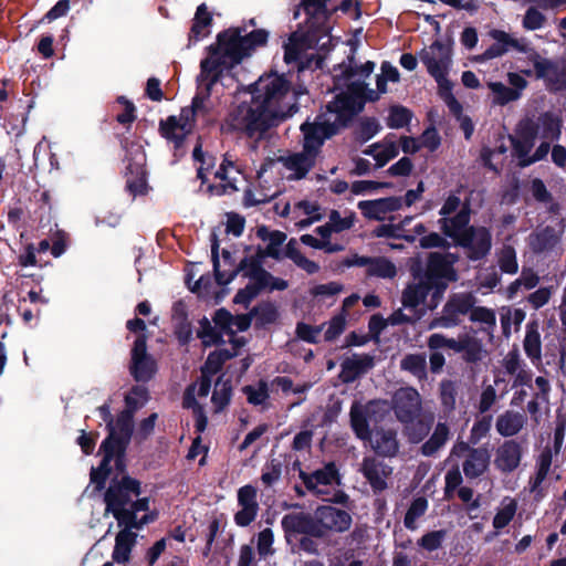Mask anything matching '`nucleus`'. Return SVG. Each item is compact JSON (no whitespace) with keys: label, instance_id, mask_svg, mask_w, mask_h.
I'll return each mask as SVG.
<instances>
[{"label":"nucleus","instance_id":"obj_25","mask_svg":"<svg viewBox=\"0 0 566 566\" xmlns=\"http://www.w3.org/2000/svg\"><path fill=\"white\" fill-rule=\"evenodd\" d=\"M241 171L235 167L230 156H226L219 170L214 174V178L219 181L210 186V191L214 195H223L238 190V182Z\"/></svg>","mask_w":566,"mask_h":566},{"label":"nucleus","instance_id":"obj_19","mask_svg":"<svg viewBox=\"0 0 566 566\" xmlns=\"http://www.w3.org/2000/svg\"><path fill=\"white\" fill-rule=\"evenodd\" d=\"M315 517L319 537H323L328 532H346L352 525V516L349 513L331 505L317 507L315 510Z\"/></svg>","mask_w":566,"mask_h":566},{"label":"nucleus","instance_id":"obj_17","mask_svg":"<svg viewBox=\"0 0 566 566\" xmlns=\"http://www.w3.org/2000/svg\"><path fill=\"white\" fill-rule=\"evenodd\" d=\"M520 125L528 136L549 144L557 140L562 134V122L551 112L542 113L536 118H526Z\"/></svg>","mask_w":566,"mask_h":566},{"label":"nucleus","instance_id":"obj_14","mask_svg":"<svg viewBox=\"0 0 566 566\" xmlns=\"http://www.w3.org/2000/svg\"><path fill=\"white\" fill-rule=\"evenodd\" d=\"M535 138L528 136L526 130L518 124L516 136L512 138L513 155L517 158L521 167L531 166L546 158L549 153V143L542 142L532 153Z\"/></svg>","mask_w":566,"mask_h":566},{"label":"nucleus","instance_id":"obj_50","mask_svg":"<svg viewBox=\"0 0 566 566\" xmlns=\"http://www.w3.org/2000/svg\"><path fill=\"white\" fill-rule=\"evenodd\" d=\"M535 4L531 6L522 19V27L526 31H535L544 28L547 22L545 14Z\"/></svg>","mask_w":566,"mask_h":566},{"label":"nucleus","instance_id":"obj_23","mask_svg":"<svg viewBox=\"0 0 566 566\" xmlns=\"http://www.w3.org/2000/svg\"><path fill=\"white\" fill-rule=\"evenodd\" d=\"M155 373V361L147 354L146 338L139 336L132 350V374L138 381H146Z\"/></svg>","mask_w":566,"mask_h":566},{"label":"nucleus","instance_id":"obj_58","mask_svg":"<svg viewBox=\"0 0 566 566\" xmlns=\"http://www.w3.org/2000/svg\"><path fill=\"white\" fill-rule=\"evenodd\" d=\"M343 291V285L337 282L317 284L310 290V294L318 301L334 297Z\"/></svg>","mask_w":566,"mask_h":566},{"label":"nucleus","instance_id":"obj_48","mask_svg":"<svg viewBox=\"0 0 566 566\" xmlns=\"http://www.w3.org/2000/svg\"><path fill=\"white\" fill-rule=\"evenodd\" d=\"M524 350L533 361H539L542 358L541 335L535 326H528L524 338Z\"/></svg>","mask_w":566,"mask_h":566},{"label":"nucleus","instance_id":"obj_20","mask_svg":"<svg viewBox=\"0 0 566 566\" xmlns=\"http://www.w3.org/2000/svg\"><path fill=\"white\" fill-rule=\"evenodd\" d=\"M468 453L465 461L463 462V472L467 478L473 479L482 475L490 463V453L485 448L471 449L469 443L459 442L457 443L451 454L462 457Z\"/></svg>","mask_w":566,"mask_h":566},{"label":"nucleus","instance_id":"obj_60","mask_svg":"<svg viewBox=\"0 0 566 566\" xmlns=\"http://www.w3.org/2000/svg\"><path fill=\"white\" fill-rule=\"evenodd\" d=\"M411 113L402 106H394L390 108L387 125L390 128H401L409 124Z\"/></svg>","mask_w":566,"mask_h":566},{"label":"nucleus","instance_id":"obj_56","mask_svg":"<svg viewBox=\"0 0 566 566\" xmlns=\"http://www.w3.org/2000/svg\"><path fill=\"white\" fill-rule=\"evenodd\" d=\"M243 392L247 396V400L255 406L264 403L269 398V388L264 381L245 386Z\"/></svg>","mask_w":566,"mask_h":566},{"label":"nucleus","instance_id":"obj_52","mask_svg":"<svg viewBox=\"0 0 566 566\" xmlns=\"http://www.w3.org/2000/svg\"><path fill=\"white\" fill-rule=\"evenodd\" d=\"M500 269L509 274H515L518 271L516 252L513 247L504 245L497 256Z\"/></svg>","mask_w":566,"mask_h":566},{"label":"nucleus","instance_id":"obj_54","mask_svg":"<svg viewBox=\"0 0 566 566\" xmlns=\"http://www.w3.org/2000/svg\"><path fill=\"white\" fill-rule=\"evenodd\" d=\"M327 1L328 0H304L302 6L307 17H312L313 20L326 23L328 20V12L326 9Z\"/></svg>","mask_w":566,"mask_h":566},{"label":"nucleus","instance_id":"obj_10","mask_svg":"<svg viewBox=\"0 0 566 566\" xmlns=\"http://www.w3.org/2000/svg\"><path fill=\"white\" fill-rule=\"evenodd\" d=\"M329 27L322 21L307 19L306 32H294L285 44L284 60L287 63L295 62L301 59L302 54L313 48L323 36H327Z\"/></svg>","mask_w":566,"mask_h":566},{"label":"nucleus","instance_id":"obj_33","mask_svg":"<svg viewBox=\"0 0 566 566\" xmlns=\"http://www.w3.org/2000/svg\"><path fill=\"white\" fill-rule=\"evenodd\" d=\"M133 528L134 527L124 526V528L116 534L112 553L113 562L117 564H126L129 562L137 538V534L132 532Z\"/></svg>","mask_w":566,"mask_h":566},{"label":"nucleus","instance_id":"obj_42","mask_svg":"<svg viewBox=\"0 0 566 566\" xmlns=\"http://www.w3.org/2000/svg\"><path fill=\"white\" fill-rule=\"evenodd\" d=\"M517 511V502L512 497H504L493 517V527L500 531L507 526Z\"/></svg>","mask_w":566,"mask_h":566},{"label":"nucleus","instance_id":"obj_16","mask_svg":"<svg viewBox=\"0 0 566 566\" xmlns=\"http://www.w3.org/2000/svg\"><path fill=\"white\" fill-rule=\"evenodd\" d=\"M343 268H365L367 276L378 277L384 280H391L397 275L396 265L385 256H364L359 254H352L340 261Z\"/></svg>","mask_w":566,"mask_h":566},{"label":"nucleus","instance_id":"obj_18","mask_svg":"<svg viewBox=\"0 0 566 566\" xmlns=\"http://www.w3.org/2000/svg\"><path fill=\"white\" fill-rule=\"evenodd\" d=\"M528 57L533 62L536 76L546 82L551 90L558 91L566 85V62H552L530 49Z\"/></svg>","mask_w":566,"mask_h":566},{"label":"nucleus","instance_id":"obj_26","mask_svg":"<svg viewBox=\"0 0 566 566\" xmlns=\"http://www.w3.org/2000/svg\"><path fill=\"white\" fill-rule=\"evenodd\" d=\"M282 527L287 536L305 534L319 537L315 514L312 516L304 512H292L283 516Z\"/></svg>","mask_w":566,"mask_h":566},{"label":"nucleus","instance_id":"obj_28","mask_svg":"<svg viewBox=\"0 0 566 566\" xmlns=\"http://www.w3.org/2000/svg\"><path fill=\"white\" fill-rule=\"evenodd\" d=\"M361 472L374 492H381L387 489V479L391 475L392 469L375 458H365Z\"/></svg>","mask_w":566,"mask_h":566},{"label":"nucleus","instance_id":"obj_4","mask_svg":"<svg viewBox=\"0 0 566 566\" xmlns=\"http://www.w3.org/2000/svg\"><path fill=\"white\" fill-rule=\"evenodd\" d=\"M390 407L410 442L418 443L429 433L433 415L423 413L422 397L416 388L397 389L392 394Z\"/></svg>","mask_w":566,"mask_h":566},{"label":"nucleus","instance_id":"obj_43","mask_svg":"<svg viewBox=\"0 0 566 566\" xmlns=\"http://www.w3.org/2000/svg\"><path fill=\"white\" fill-rule=\"evenodd\" d=\"M286 256L291 259L296 266L305 271L307 274H315L319 271V265L307 259L298 249L295 240L289 241L286 244Z\"/></svg>","mask_w":566,"mask_h":566},{"label":"nucleus","instance_id":"obj_29","mask_svg":"<svg viewBox=\"0 0 566 566\" xmlns=\"http://www.w3.org/2000/svg\"><path fill=\"white\" fill-rule=\"evenodd\" d=\"M378 403L379 401H369L368 403L363 405L355 401L352 405L349 411L350 427L358 439L366 441L369 438L371 432L369 429L368 418L374 411V407Z\"/></svg>","mask_w":566,"mask_h":566},{"label":"nucleus","instance_id":"obj_64","mask_svg":"<svg viewBox=\"0 0 566 566\" xmlns=\"http://www.w3.org/2000/svg\"><path fill=\"white\" fill-rule=\"evenodd\" d=\"M446 531L429 532L418 541V545L428 552H432L441 546Z\"/></svg>","mask_w":566,"mask_h":566},{"label":"nucleus","instance_id":"obj_21","mask_svg":"<svg viewBox=\"0 0 566 566\" xmlns=\"http://www.w3.org/2000/svg\"><path fill=\"white\" fill-rule=\"evenodd\" d=\"M239 511L234 514V522L238 526L250 525L258 516L259 503L258 491L252 485H244L238 490Z\"/></svg>","mask_w":566,"mask_h":566},{"label":"nucleus","instance_id":"obj_1","mask_svg":"<svg viewBox=\"0 0 566 566\" xmlns=\"http://www.w3.org/2000/svg\"><path fill=\"white\" fill-rule=\"evenodd\" d=\"M268 33L264 30H254L249 34H241L237 30H228L218 35V42L209 48V56L201 61L198 76V93L192 101V109H182L177 116H169L160 123V130L165 138L181 143L190 134L193 126V115L205 108V102L211 94L212 86L244 57L260 45L265 44Z\"/></svg>","mask_w":566,"mask_h":566},{"label":"nucleus","instance_id":"obj_57","mask_svg":"<svg viewBox=\"0 0 566 566\" xmlns=\"http://www.w3.org/2000/svg\"><path fill=\"white\" fill-rule=\"evenodd\" d=\"M301 242L314 249L324 250L327 253H334L343 250V245L338 243H332L331 240L319 239L312 234H303Z\"/></svg>","mask_w":566,"mask_h":566},{"label":"nucleus","instance_id":"obj_46","mask_svg":"<svg viewBox=\"0 0 566 566\" xmlns=\"http://www.w3.org/2000/svg\"><path fill=\"white\" fill-rule=\"evenodd\" d=\"M449 438V428L446 423L439 422L430 439L424 442L421 447L422 453L424 455L434 454L448 440Z\"/></svg>","mask_w":566,"mask_h":566},{"label":"nucleus","instance_id":"obj_63","mask_svg":"<svg viewBox=\"0 0 566 566\" xmlns=\"http://www.w3.org/2000/svg\"><path fill=\"white\" fill-rule=\"evenodd\" d=\"M273 542L274 536L271 528H264L258 534L256 548L261 557H266L274 553Z\"/></svg>","mask_w":566,"mask_h":566},{"label":"nucleus","instance_id":"obj_35","mask_svg":"<svg viewBox=\"0 0 566 566\" xmlns=\"http://www.w3.org/2000/svg\"><path fill=\"white\" fill-rule=\"evenodd\" d=\"M525 423L526 417L524 413L506 410L497 417L495 428L502 437H513L523 429Z\"/></svg>","mask_w":566,"mask_h":566},{"label":"nucleus","instance_id":"obj_49","mask_svg":"<svg viewBox=\"0 0 566 566\" xmlns=\"http://www.w3.org/2000/svg\"><path fill=\"white\" fill-rule=\"evenodd\" d=\"M328 220L331 222V227L335 233H339L353 228L356 221V213L350 210H332Z\"/></svg>","mask_w":566,"mask_h":566},{"label":"nucleus","instance_id":"obj_51","mask_svg":"<svg viewBox=\"0 0 566 566\" xmlns=\"http://www.w3.org/2000/svg\"><path fill=\"white\" fill-rule=\"evenodd\" d=\"M488 87L493 94V103L505 105L518 99V94L501 82H489Z\"/></svg>","mask_w":566,"mask_h":566},{"label":"nucleus","instance_id":"obj_22","mask_svg":"<svg viewBox=\"0 0 566 566\" xmlns=\"http://www.w3.org/2000/svg\"><path fill=\"white\" fill-rule=\"evenodd\" d=\"M357 206L365 218L382 221L388 219L392 212L402 208V199L400 197H386L359 201Z\"/></svg>","mask_w":566,"mask_h":566},{"label":"nucleus","instance_id":"obj_15","mask_svg":"<svg viewBox=\"0 0 566 566\" xmlns=\"http://www.w3.org/2000/svg\"><path fill=\"white\" fill-rule=\"evenodd\" d=\"M455 258L440 253H431L429 256L424 280L436 287V293H441L448 282L457 280L453 269Z\"/></svg>","mask_w":566,"mask_h":566},{"label":"nucleus","instance_id":"obj_24","mask_svg":"<svg viewBox=\"0 0 566 566\" xmlns=\"http://www.w3.org/2000/svg\"><path fill=\"white\" fill-rule=\"evenodd\" d=\"M281 216H291L298 228H306L318 221L322 218L321 207L308 200H302L291 207L290 203H285L282 211L279 212Z\"/></svg>","mask_w":566,"mask_h":566},{"label":"nucleus","instance_id":"obj_45","mask_svg":"<svg viewBox=\"0 0 566 566\" xmlns=\"http://www.w3.org/2000/svg\"><path fill=\"white\" fill-rule=\"evenodd\" d=\"M126 187L133 197L147 193L148 185L146 180V171L143 165H138L135 170H130L127 176Z\"/></svg>","mask_w":566,"mask_h":566},{"label":"nucleus","instance_id":"obj_39","mask_svg":"<svg viewBox=\"0 0 566 566\" xmlns=\"http://www.w3.org/2000/svg\"><path fill=\"white\" fill-rule=\"evenodd\" d=\"M399 81V72L397 67L392 66L388 62H384L381 64V73L377 76V90H369L367 93V98L369 102H375L379 99L381 94L387 92V83L392 82L396 83Z\"/></svg>","mask_w":566,"mask_h":566},{"label":"nucleus","instance_id":"obj_3","mask_svg":"<svg viewBox=\"0 0 566 566\" xmlns=\"http://www.w3.org/2000/svg\"><path fill=\"white\" fill-rule=\"evenodd\" d=\"M295 112V97L286 80L277 74L261 76L253 85L250 103H243L232 114V126L250 137L264 133L276 118Z\"/></svg>","mask_w":566,"mask_h":566},{"label":"nucleus","instance_id":"obj_31","mask_svg":"<svg viewBox=\"0 0 566 566\" xmlns=\"http://www.w3.org/2000/svg\"><path fill=\"white\" fill-rule=\"evenodd\" d=\"M521 458V446L514 440H509L496 450L494 464L502 472H512L518 467Z\"/></svg>","mask_w":566,"mask_h":566},{"label":"nucleus","instance_id":"obj_12","mask_svg":"<svg viewBox=\"0 0 566 566\" xmlns=\"http://www.w3.org/2000/svg\"><path fill=\"white\" fill-rule=\"evenodd\" d=\"M421 61L438 85L447 86L448 73L451 65V49L449 45L434 42L421 52Z\"/></svg>","mask_w":566,"mask_h":566},{"label":"nucleus","instance_id":"obj_61","mask_svg":"<svg viewBox=\"0 0 566 566\" xmlns=\"http://www.w3.org/2000/svg\"><path fill=\"white\" fill-rule=\"evenodd\" d=\"M506 147L501 145L496 149L483 148L481 151V157L483 163L491 169L497 170L499 165L502 164V160L505 156Z\"/></svg>","mask_w":566,"mask_h":566},{"label":"nucleus","instance_id":"obj_44","mask_svg":"<svg viewBox=\"0 0 566 566\" xmlns=\"http://www.w3.org/2000/svg\"><path fill=\"white\" fill-rule=\"evenodd\" d=\"M400 368L412 374L419 380L427 378V359L423 354L406 355L400 361Z\"/></svg>","mask_w":566,"mask_h":566},{"label":"nucleus","instance_id":"obj_34","mask_svg":"<svg viewBox=\"0 0 566 566\" xmlns=\"http://www.w3.org/2000/svg\"><path fill=\"white\" fill-rule=\"evenodd\" d=\"M315 160L316 158H314L313 155H308L303 150L280 159L287 171L286 178L289 179H301L305 177L315 164Z\"/></svg>","mask_w":566,"mask_h":566},{"label":"nucleus","instance_id":"obj_40","mask_svg":"<svg viewBox=\"0 0 566 566\" xmlns=\"http://www.w3.org/2000/svg\"><path fill=\"white\" fill-rule=\"evenodd\" d=\"M373 358L369 356L352 357L342 364L340 377L344 381H353L360 374L373 367Z\"/></svg>","mask_w":566,"mask_h":566},{"label":"nucleus","instance_id":"obj_7","mask_svg":"<svg viewBox=\"0 0 566 566\" xmlns=\"http://www.w3.org/2000/svg\"><path fill=\"white\" fill-rule=\"evenodd\" d=\"M140 493V483L132 478L125 476L119 483L112 484L104 495L106 504L105 513H111L119 526L142 528L144 525L155 521L153 513H147L140 518L129 511L132 496Z\"/></svg>","mask_w":566,"mask_h":566},{"label":"nucleus","instance_id":"obj_32","mask_svg":"<svg viewBox=\"0 0 566 566\" xmlns=\"http://www.w3.org/2000/svg\"><path fill=\"white\" fill-rule=\"evenodd\" d=\"M364 154L371 156L378 167L385 166L399 154V145L394 135H388L381 142L368 146Z\"/></svg>","mask_w":566,"mask_h":566},{"label":"nucleus","instance_id":"obj_30","mask_svg":"<svg viewBox=\"0 0 566 566\" xmlns=\"http://www.w3.org/2000/svg\"><path fill=\"white\" fill-rule=\"evenodd\" d=\"M366 441H369L371 449L382 457H394L399 450L397 431L394 429H376Z\"/></svg>","mask_w":566,"mask_h":566},{"label":"nucleus","instance_id":"obj_62","mask_svg":"<svg viewBox=\"0 0 566 566\" xmlns=\"http://www.w3.org/2000/svg\"><path fill=\"white\" fill-rule=\"evenodd\" d=\"M324 329V325L319 326H312L306 323H297L295 328L296 336L307 343L315 344L318 340V336L321 335L322 331Z\"/></svg>","mask_w":566,"mask_h":566},{"label":"nucleus","instance_id":"obj_11","mask_svg":"<svg viewBox=\"0 0 566 566\" xmlns=\"http://www.w3.org/2000/svg\"><path fill=\"white\" fill-rule=\"evenodd\" d=\"M133 428V419L128 412L119 415L115 422L108 423L109 436L101 446L104 452L103 465H107L114 457L123 453Z\"/></svg>","mask_w":566,"mask_h":566},{"label":"nucleus","instance_id":"obj_9","mask_svg":"<svg viewBox=\"0 0 566 566\" xmlns=\"http://www.w3.org/2000/svg\"><path fill=\"white\" fill-rule=\"evenodd\" d=\"M300 478L308 491L322 496L325 501L343 504L348 500L347 494L339 490H336L333 494L329 492L331 488L340 484L337 468L333 462L327 463L324 468L311 474L301 472Z\"/></svg>","mask_w":566,"mask_h":566},{"label":"nucleus","instance_id":"obj_27","mask_svg":"<svg viewBox=\"0 0 566 566\" xmlns=\"http://www.w3.org/2000/svg\"><path fill=\"white\" fill-rule=\"evenodd\" d=\"M491 36L495 41L484 53L483 59H494L505 54L510 48L528 53L530 46L523 39H516L501 30H493Z\"/></svg>","mask_w":566,"mask_h":566},{"label":"nucleus","instance_id":"obj_59","mask_svg":"<svg viewBox=\"0 0 566 566\" xmlns=\"http://www.w3.org/2000/svg\"><path fill=\"white\" fill-rule=\"evenodd\" d=\"M457 387L451 380H443L440 384V399L443 408L447 411H452L455 408Z\"/></svg>","mask_w":566,"mask_h":566},{"label":"nucleus","instance_id":"obj_36","mask_svg":"<svg viewBox=\"0 0 566 566\" xmlns=\"http://www.w3.org/2000/svg\"><path fill=\"white\" fill-rule=\"evenodd\" d=\"M558 242L555 230L551 227L536 230L530 234L527 243L535 254H541L552 250Z\"/></svg>","mask_w":566,"mask_h":566},{"label":"nucleus","instance_id":"obj_38","mask_svg":"<svg viewBox=\"0 0 566 566\" xmlns=\"http://www.w3.org/2000/svg\"><path fill=\"white\" fill-rule=\"evenodd\" d=\"M212 23V17L208 11V8L205 3L200 4L197 8L195 13V18L192 20V25L189 33L190 42H198L210 33V27Z\"/></svg>","mask_w":566,"mask_h":566},{"label":"nucleus","instance_id":"obj_8","mask_svg":"<svg viewBox=\"0 0 566 566\" xmlns=\"http://www.w3.org/2000/svg\"><path fill=\"white\" fill-rule=\"evenodd\" d=\"M375 69V63L368 61L361 65H353L352 61L348 66L342 65L335 73L336 86L346 87V92H342L335 96L331 103H338L343 106H353V118L363 109L369 90L366 87V80L370 76Z\"/></svg>","mask_w":566,"mask_h":566},{"label":"nucleus","instance_id":"obj_5","mask_svg":"<svg viewBox=\"0 0 566 566\" xmlns=\"http://www.w3.org/2000/svg\"><path fill=\"white\" fill-rule=\"evenodd\" d=\"M353 106L328 103L314 122L301 126L303 133V151L316 158L324 142L335 135L353 119Z\"/></svg>","mask_w":566,"mask_h":566},{"label":"nucleus","instance_id":"obj_41","mask_svg":"<svg viewBox=\"0 0 566 566\" xmlns=\"http://www.w3.org/2000/svg\"><path fill=\"white\" fill-rule=\"evenodd\" d=\"M458 353H463L467 361H479L483 357L481 342L470 334H461Z\"/></svg>","mask_w":566,"mask_h":566},{"label":"nucleus","instance_id":"obj_53","mask_svg":"<svg viewBox=\"0 0 566 566\" xmlns=\"http://www.w3.org/2000/svg\"><path fill=\"white\" fill-rule=\"evenodd\" d=\"M427 507L428 502L424 497L413 500L406 513L403 521L405 526L411 531L416 530V521L426 513Z\"/></svg>","mask_w":566,"mask_h":566},{"label":"nucleus","instance_id":"obj_6","mask_svg":"<svg viewBox=\"0 0 566 566\" xmlns=\"http://www.w3.org/2000/svg\"><path fill=\"white\" fill-rule=\"evenodd\" d=\"M470 213L462 209L442 221V232L467 250L468 258L480 260L491 250L492 235L484 227H469Z\"/></svg>","mask_w":566,"mask_h":566},{"label":"nucleus","instance_id":"obj_55","mask_svg":"<svg viewBox=\"0 0 566 566\" xmlns=\"http://www.w3.org/2000/svg\"><path fill=\"white\" fill-rule=\"evenodd\" d=\"M347 317L345 314H336L334 315L327 323L323 324L325 328L324 338L326 342H332L336 339L346 327Z\"/></svg>","mask_w":566,"mask_h":566},{"label":"nucleus","instance_id":"obj_2","mask_svg":"<svg viewBox=\"0 0 566 566\" xmlns=\"http://www.w3.org/2000/svg\"><path fill=\"white\" fill-rule=\"evenodd\" d=\"M256 235L265 243L264 249H259L255 255L244 258L238 270H222L218 259L219 244L216 238L212 240L211 254L213 269L218 284L226 285L235 276L237 272L249 280L244 289H241L234 296L238 304L248 305L261 291H283L289 284L281 277H275L262 268V260L265 256L280 259L283 253V244L286 234L279 230H270L266 227H259Z\"/></svg>","mask_w":566,"mask_h":566},{"label":"nucleus","instance_id":"obj_37","mask_svg":"<svg viewBox=\"0 0 566 566\" xmlns=\"http://www.w3.org/2000/svg\"><path fill=\"white\" fill-rule=\"evenodd\" d=\"M433 286L424 279L409 284L402 292L401 303L405 308L416 310L422 304Z\"/></svg>","mask_w":566,"mask_h":566},{"label":"nucleus","instance_id":"obj_47","mask_svg":"<svg viewBox=\"0 0 566 566\" xmlns=\"http://www.w3.org/2000/svg\"><path fill=\"white\" fill-rule=\"evenodd\" d=\"M232 386L229 380H223L220 377L216 385L211 397V402L214 407V411L219 412L224 409L231 399Z\"/></svg>","mask_w":566,"mask_h":566},{"label":"nucleus","instance_id":"obj_13","mask_svg":"<svg viewBox=\"0 0 566 566\" xmlns=\"http://www.w3.org/2000/svg\"><path fill=\"white\" fill-rule=\"evenodd\" d=\"M231 343V349H218L208 356L203 367L201 368V378L198 382L199 397H207L209 395L211 377L221 369L222 365L228 359L237 356L239 354V348L244 345L242 338H233Z\"/></svg>","mask_w":566,"mask_h":566}]
</instances>
